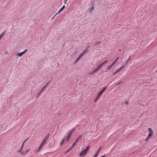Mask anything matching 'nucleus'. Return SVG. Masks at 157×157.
<instances>
[{
    "label": "nucleus",
    "mask_w": 157,
    "mask_h": 157,
    "mask_svg": "<svg viewBox=\"0 0 157 157\" xmlns=\"http://www.w3.org/2000/svg\"><path fill=\"white\" fill-rule=\"evenodd\" d=\"M117 72H116V71L115 72H114L113 74V75H115V74L117 73Z\"/></svg>",
    "instance_id": "58836bf2"
},
{
    "label": "nucleus",
    "mask_w": 157,
    "mask_h": 157,
    "mask_svg": "<svg viewBox=\"0 0 157 157\" xmlns=\"http://www.w3.org/2000/svg\"><path fill=\"white\" fill-rule=\"evenodd\" d=\"M105 155H103V156H101V157H105Z\"/></svg>",
    "instance_id": "a19ab883"
},
{
    "label": "nucleus",
    "mask_w": 157,
    "mask_h": 157,
    "mask_svg": "<svg viewBox=\"0 0 157 157\" xmlns=\"http://www.w3.org/2000/svg\"><path fill=\"white\" fill-rule=\"evenodd\" d=\"M101 67L99 66V65L97 67V68L98 70H99L100 68H101Z\"/></svg>",
    "instance_id": "473e14b6"
},
{
    "label": "nucleus",
    "mask_w": 157,
    "mask_h": 157,
    "mask_svg": "<svg viewBox=\"0 0 157 157\" xmlns=\"http://www.w3.org/2000/svg\"><path fill=\"white\" fill-rule=\"evenodd\" d=\"M41 149L39 148V147L38 148V149L36 151L35 153H37V152H39L40 151V150Z\"/></svg>",
    "instance_id": "5701e85b"
},
{
    "label": "nucleus",
    "mask_w": 157,
    "mask_h": 157,
    "mask_svg": "<svg viewBox=\"0 0 157 157\" xmlns=\"http://www.w3.org/2000/svg\"><path fill=\"white\" fill-rule=\"evenodd\" d=\"M90 148L89 146H88L86 149L82 151L80 154V155L81 156H84L87 153L88 150Z\"/></svg>",
    "instance_id": "f257e3e1"
},
{
    "label": "nucleus",
    "mask_w": 157,
    "mask_h": 157,
    "mask_svg": "<svg viewBox=\"0 0 157 157\" xmlns=\"http://www.w3.org/2000/svg\"><path fill=\"white\" fill-rule=\"evenodd\" d=\"M107 88L106 87H105L103 89L100 91L98 94L97 95L98 98H100V97L101 96V94H102V93L104 92V91Z\"/></svg>",
    "instance_id": "7ed1b4c3"
},
{
    "label": "nucleus",
    "mask_w": 157,
    "mask_h": 157,
    "mask_svg": "<svg viewBox=\"0 0 157 157\" xmlns=\"http://www.w3.org/2000/svg\"><path fill=\"white\" fill-rule=\"evenodd\" d=\"M71 149H70V148L66 152V153L69 152V151H70Z\"/></svg>",
    "instance_id": "f704fd0d"
},
{
    "label": "nucleus",
    "mask_w": 157,
    "mask_h": 157,
    "mask_svg": "<svg viewBox=\"0 0 157 157\" xmlns=\"http://www.w3.org/2000/svg\"><path fill=\"white\" fill-rule=\"evenodd\" d=\"M75 144H76V143H74L72 145V146H71V147H70V149H72L74 147V146H75Z\"/></svg>",
    "instance_id": "412c9836"
},
{
    "label": "nucleus",
    "mask_w": 157,
    "mask_h": 157,
    "mask_svg": "<svg viewBox=\"0 0 157 157\" xmlns=\"http://www.w3.org/2000/svg\"><path fill=\"white\" fill-rule=\"evenodd\" d=\"M121 70H120V69H118L117 71H116V72H118V71H119Z\"/></svg>",
    "instance_id": "4c0bfd02"
},
{
    "label": "nucleus",
    "mask_w": 157,
    "mask_h": 157,
    "mask_svg": "<svg viewBox=\"0 0 157 157\" xmlns=\"http://www.w3.org/2000/svg\"><path fill=\"white\" fill-rule=\"evenodd\" d=\"M129 103V101H125L124 104L126 105H128Z\"/></svg>",
    "instance_id": "aec40b11"
},
{
    "label": "nucleus",
    "mask_w": 157,
    "mask_h": 157,
    "mask_svg": "<svg viewBox=\"0 0 157 157\" xmlns=\"http://www.w3.org/2000/svg\"><path fill=\"white\" fill-rule=\"evenodd\" d=\"M82 136L81 135H79L78 136V137L75 140V143H76L78 142V141L79 140V139H80L82 138Z\"/></svg>",
    "instance_id": "ddd939ff"
},
{
    "label": "nucleus",
    "mask_w": 157,
    "mask_h": 157,
    "mask_svg": "<svg viewBox=\"0 0 157 157\" xmlns=\"http://www.w3.org/2000/svg\"><path fill=\"white\" fill-rule=\"evenodd\" d=\"M104 65V64H103V63H101L100 64L99 66L101 67V68Z\"/></svg>",
    "instance_id": "393cba45"
},
{
    "label": "nucleus",
    "mask_w": 157,
    "mask_h": 157,
    "mask_svg": "<svg viewBox=\"0 0 157 157\" xmlns=\"http://www.w3.org/2000/svg\"><path fill=\"white\" fill-rule=\"evenodd\" d=\"M75 128H73L71 130L69 131V132H71V133L72 134L74 130L75 129Z\"/></svg>",
    "instance_id": "b1692460"
},
{
    "label": "nucleus",
    "mask_w": 157,
    "mask_h": 157,
    "mask_svg": "<svg viewBox=\"0 0 157 157\" xmlns=\"http://www.w3.org/2000/svg\"><path fill=\"white\" fill-rule=\"evenodd\" d=\"M27 49H25L23 52H22L21 53H18L17 55V57L19 56V57H21L23 54H25L26 52H27Z\"/></svg>",
    "instance_id": "39448f33"
},
{
    "label": "nucleus",
    "mask_w": 157,
    "mask_h": 157,
    "mask_svg": "<svg viewBox=\"0 0 157 157\" xmlns=\"http://www.w3.org/2000/svg\"><path fill=\"white\" fill-rule=\"evenodd\" d=\"M96 71H97L98 70L96 68L94 69Z\"/></svg>",
    "instance_id": "c9c22d12"
},
{
    "label": "nucleus",
    "mask_w": 157,
    "mask_h": 157,
    "mask_svg": "<svg viewBox=\"0 0 157 157\" xmlns=\"http://www.w3.org/2000/svg\"><path fill=\"white\" fill-rule=\"evenodd\" d=\"M23 149H21V148L18 151V152H21V153L22 152V150Z\"/></svg>",
    "instance_id": "2f4dec72"
},
{
    "label": "nucleus",
    "mask_w": 157,
    "mask_h": 157,
    "mask_svg": "<svg viewBox=\"0 0 157 157\" xmlns=\"http://www.w3.org/2000/svg\"><path fill=\"white\" fill-rule=\"evenodd\" d=\"M72 134L71 132H69L67 133V136H68V138H70Z\"/></svg>",
    "instance_id": "4468645a"
},
{
    "label": "nucleus",
    "mask_w": 157,
    "mask_h": 157,
    "mask_svg": "<svg viewBox=\"0 0 157 157\" xmlns=\"http://www.w3.org/2000/svg\"><path fill=\"white\" fill-rule=\"evenodd\" d=\"M50 82V81L48 82L47 84L44 86L40 90V92L38 93V94H37V96L36 97V98H37L38 97H39V96L40 95V94L44 90V89L46 88L47 86L48 85V84Z\"/></svg>",
    "instance_id": "f03ea898"
},
{
    "label": "nucleus",
    "mask_w": 157,
    "mask_h": 157,
    "mask_svg": "<svg viewBox=\"0 0 157 157\" xmlns=\"http://www.w3.org/2000/svg\"><path fill=\"white\" fill-rule=\"evenodd\" d=\"M46 141H44V140H43L42 143H41L40 147H39V148L41 149L42 147L46 143Z\"/></svg>",
    "instance_id": "423d86ee"
},
{
    "label": "nucleus",
    "mask_w": 157,
    "mask_h": 157,
    "mask_svg": "<svg viewBox=\"0 0 157 157\" xmlns=\"http://www.w3.org/2000/svg\"><path fill=\"white\" fill-rule=\"evenodd\" d=\"M56 15H56H54V17H53V18H54V17H55Z\"/></svg>",
    "instance_id": "37998d69"
},
{
    "label": "nucleus",
    "mask_w": 157,
    "mask_h": 157,
    "mask_svg": "<svg viewBox=\"0 0 157 157\" xmlns=\"http://www.w3.org/2000/svg\"><path fill=\"white\" fill-rule=\"evenodd\" d=\"M149 138H148H148L146 139V140H148L149 139Z\"/></svg>",
    "instance_id": "ea45409f"
},
{
    "label": "nucleus",
    "mask_w": 157,
    "mask_h": 157,
    "mask_svg": "<svg viewBox=\"0 0 157 157\" xmlns=\"http://www.w3.org/2000/svg\"><path fill=\"white\" fill-rule=\"evenodd\" d=\"M99 98H98V96H97V98H96V99L94 100V102L96 101Z\"/></svg>",
    "instance_id": "cd10ccee"
},
{
    "label": "nucleus",
    "mask_w": 157,
    "mask_h": 157,
    "mask_svg": "<svg viewBox=\"0 0 157 157\" xmlns=\"http://www.w3.org/2000/svg\"><path fill=\"white\" fill-rule=\"evenodd\" d=\"M30 150V149H28V150H27L26 151H25V152H24V151H22V152H21V154L22 155H24L25 154H26L29 151V150Z\"/></svg>",
    "instance_id": "1a4fd4ad"
},
{
    "label": "nucleus",
    "mask_w": 157,
    "mask_h": 157,
    "mask_svg": "<svg viewBox=\"0 0 157 157\" xmlns=\"http://www.w3.org/2000/svg\"><path fill=\"white\" fill-rule=\"evenodd\" d=\"M5 33V31H4L0 35V40H1V38L3 36V35H4Z\"/></svg>",
    "instance_id": "a211bd4d"
},
{
    "label": "nucleus",
    "mask_w": 157,
    "mask_h": 157,
    "mask_svg": "<svg viewBox=\"0 0 157 157\" xmlns=\"http://www.w3.org/2000/svg\"><path fill=\"white\" fill-rule=\"evenodd\" d=\"M83 55V54H81L79 56V57L76 60L75 63L77 62L78 60Z\"/></svg>",
    "instance_id": "f8f14e48"
},
{
    "label": "nucleus",
    "mask_w": 157,
    "mask_h": 157,
    "mask_svg": "<svg viewBox=\"0 0 157 157\" xmlns=\"http://www.w3.org/2000/svg\"><path fill=\"white\" fill-rule=\"evenodd\" d=\"M49 133H48L47 134V136L45 137V138L43 140L46 142L47 141V140L48 139L49 137Z\"/></svg>",
    "instance_id": "0eeeda50"
},
{
    "label": "nucleus",
    "mask_w": 157,
    "mask_h": 157,
    "mask_svg": "<svg viewBox=\"0 0 157 157\" xmlns=\"http://www.w3.org/2000/svg\"><path fill=\"white\" fill-rule=\"evenodd\" d=\"M65 137H66V139L65 140H68V139L69 138H68L67 136H65Z\"/></svg>",
    "instance_id": "72a5a7b5"
},
{
    "label": "nucleus",
    "mask_w": 157,
    "mask_h": 157,
    "mask_svg": "<svg viewBox=\"0 0 157 157\" xmlns=\"http://www.w3.org/2000/svg\"><path fill=\"white\" fill-rule=\"evenodd\" d=\"M56 15H56H54V17H53V18H54V17H55Z\"/></svg>",
    "instance_id": "c03bdc74"
},
{
    "label": "nucleus",
    "mask_w": 157,
    "mask_h": 157,
    "mask_svg": "<svg viewBox=\"0 0 157 157\" xmlns=\"http://www.w3.org/2000/svg\"><path fill=\"white\" fill-rule=\"evenodd\" d=\"M24 144V143L22 144V145H21V149H23Z\"/></svg>",
    "instance_id": "bb28decb"
},
{
    "label": "nucleus",
    "mask_w": 157,
    "mask_h": 157,
    "mask_svg": "<svg viewBox=\"0 0 157 157\" xmlns=\"http://www.w3.org/2000/svg\"><path fill=\"white\" fill-rule=\"evenodd\" d=\"M123 68V67H122V66L121 67H120V68H119L120 69V70H121Z\"/></svg>",
    "instance_id": "e433bc0d"
},
{
    "label": "nucleus",
    "mask_w": 157,
    "mask_h": 157,
    "mask_svg": "<svg viewBox=\"0 0 157 157\" xmlns=\"http://www.w3.org/2000/svg\"><path fill=\"white\" fill-rule=\"evenodd\" d=\"M107 62H108V60H106L104 62H103V63L104 65L105 64H106V63H107Z\"/></svg>",
    "instance_id": "a878e982"
},
{
    "label": "nucleus",
    "mask_w": 157,
    "mask_h": 157,
    "mask_svg": "<svg viewBox=\"0 0 157 157\" xmlns=\"http://www.w3.org/2000/svg\"><path fill=\"white\" fill-rule=\"evenodd\" d=\"M127 64H125V63H124V64L123 65H122V67H123V68H124L125 66L127 65Z\"/></svg>",
    "instance_id": "c756f323"
},
{
    "label": "nucleus",
    "mask_w": 157,
    "mask_h": 157,
    "mask_svg": "<svg viewBox=\"0 0 157 157\" xmlns=\"http://www.w3.org/2000/svg\"><path fill=\"white\" fill-rule=\"evenodd\" d=\"M119 58V57H117L116 59L113 62V63L111 65L113 66L114 64L116 61L118 60Z\"/></svg>",
    "instance_id": "dca6fc26"
},
{
    "label": "nucleus",
    "mask_w": 157,
    "mask_h": 157,
    "mask_svg": "<svg viewBox=\"0 0 157 157\" xmlns=\"http://www.w3.org/2000/svg\"><path fill=\"white\" fill-rule=\"evenodd\" d=\"M96 71L94 69V70H93L92 72H90V74H91V75H92L93 73H95L96 72Z\"/></svg>",
    "instance_id": "4be33fe9"
},
{
    "label": "nucleus",
    "mask_w": 157,
    "mask_h": 157,
    "mask_svg": "<svg viewBox=\"0 0 157 157\" xmlns=\"http://www.w3.org/2000/svg\"><path fill=\"white\" fill-rule=\"evenodd\" d=\"M101 147L98 149V151L95 154V156H98L99 153V152L100 151V149H101Z\"/></svg>",
    "instance_id": "6ab92c4d"
},
{
    "label": "nucleus",
    "mask_w": 157,
    "mask_h": 157,
    "mask_svg": "<svg viewBox=\"0 0 157 157\" xmlns=\"http://www.w3.org/2000/svg\"><path fill=\"white\" fill-rule=\"evenodd\" d=\"M86 51H87V49H86V50H85L83 51V52L82 53H81V54H83V55L85 53V52H86Z\"/></svg>",
    "instance_id": "c85d7f7f"
},
{
    "label": "nucleus",
    "mask_w": 157,
    "mask_h": 157,
    "mask_svg": "<svg viewBox=\"0 0 157 157\" xmlns=\"http://www.w3.org/2000/svg\"><path fill=\"white\" fill-rule=\"evenodd\" d=\"M149 133L148 135V138H150L151 137L153 133V132L151 128H148Z\"/></svg>",
    "instance_id": "20e7f679"
},
{
    "label": "nucleus",
    "mask_w": 157,
    "mask_h": 157,
    "mask_svg": "<svg viewBox=\"0 0 157 157\" xmlns=\"http://www.w3.org/2000/svg\"><path fill=\"white\" fill-rule=\"evenodd\" d=\"M113 66L111 65H110V66H107V67L105 68V69L107 70H109V69H110Z\"/></svg>",
    "instance_id": "2eb2a0df"
},
{
    "label": "nucleus",
    "mask_w": 157,
    "mask_h": 157,
    "mask_svg": "<svg viewBox=\"0 0 157 157\" xmlns=\"http://www.w3.org/2000/svg\"><path fill=\"white\" fill-rule=\"evenodd\" d=\"M94 7L93 6H92L91 7L88 8V11L90 12H91L94 9Z\"/></svg>",
    "instance_id": "6e6552de"
},
{
    "label": "nucleus",
    "mask_w": 157,
    "mask_h": 157,
    "mask_svg": "<svg viewBox=\"0 0 157 157\" xmlns=\"http://www.w3.org/2000/svg\"><path fill=\"white\" fill-rule=\"evenodd\" d=\"M132 57V56H129L128 59L125 62V64H127L128 63V62H129V61L130 60V59L131 58V57Z\"/></svg>",
    "instance_id": "f3484780"
},
{
    "label": "nucleus",
    "mask_w": 157,
    "mask_h": 157,
    "mask_svg": "<svg viewBox=\"0 0 157 157\" xmlns=\"http://www.w3.org/2000/svg\"><path fill=\"white\" fill-rule=\"evenodd\" d=\"M67 1H68V0H64V4H65L67 3Z\"/></svg>",
    "instance_id": "7c9ffc66"
},
{
    "label": "nucleus",
    "mask_w": 157,
    "mask_h": 157,
    "mask_svg": "<svg viewBox=\"0 0 157 157\" xmlns=\"http://www.w3.org/2000/svg\"><path fill=\"white\" fill-rule=\"evenodd\" d=\"M65 8V6H63L59 10L58 12V13H57L56 15L58 13H60Z\"/></svg>",
    "instance_id": "9d476101"
},
{
    "label": "nucleus",
    "mask_w": 157,
    "mask_h": 157,
    "mask_svg": "<svg viewBox=\"0 0 157 157\" xmlns=\"http://www.w3.org/2000/svg\"><path fill=\"white\" fill-rule=\"evenodd\" d=\"M66 137H64L63 138L62 140L61 141L60 143V145L61 146L63 143L64 140L66 139Z\"/></svg>",
    "instance_id": "9b49d317"
},
{
    "label": "nucleus",
    "mask_w": 157,
    "mask_h": 157,
    "mask_svg": "<svg viewBox=\"0 0 157 157\" xmlns=\"http://www.w3.org/2000/svg\"><path fill=\"white\" fill-rule=\"evenodd\" d=\"M28 139H26V140H25V141H24V142H25V141H26L27 140H28Z\"/></svg>",
    "instance_id": "79ce46f5"
}]
</instances>
